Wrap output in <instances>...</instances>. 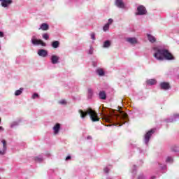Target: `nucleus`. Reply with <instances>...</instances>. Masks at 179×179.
<instances>
[{"instance_id": "nucleus-1", "label": "nucleus", "mask_w": 179, "mask_h": 179, "mask_svg": "<svg viewBox=\"0 0 179 179\" xmlns=\"http://www.w3.org/2000/svg\"><path fill=\"white\" fill-rule=\"evenodd\" d=\"M102 117L106 122H113L115 125H118L122 127L126 122H128V115L122 110L119 111L117 115H107L106 113H102Z\"/></svg>"}, {"instance_id": "nucleus-2", "label": "nucleus", "mask_w": 179, "mask_h": 179, "mask_svg": "<svg viewBox=\"0 0 179 179\" xmlns=\"http://www.w3.org/2000/svg\"><path fill=\"white\" fill-rule=\"evenodd\" d=\"M154 58L157 61H176V57L170 51L166 48H153Z\"/></svg>"}, {"instance_id": "nucleus-3", "label": "nucleus", "mask_w": 179, "mask_h": 179, "mask_svg": "<svg viewBox=\"0 0 179 179\" xmlns=\"http://www.w3.org/2000/svg\"><path fill=\"white\" fill-rule=\"evenodd\" d=\"M78 112L80 114V117L82 120H85L87 115H90V119L93 122H97V121L99 120V116H97V113H96V111H94L91 108H88L87 111L79 110Z\"/></svg>"}, {"instance_id": "nucleus-4", "label": "nucleus", "mask_w": 179, "mask_h": 179, "mask_svg": "<svg viewBox=\"0 0 179 179\" xmlns=\"http://www.w3.org/2000/svg\"><path fill=\"white\" fill-rule=\"evenodd\" d=\"M31 43L33 45H42V47H47V43H44L41 39H38L36 36H32Z\"/></svg>"}, {"instance_id": "nucleus-5", "label": "nucleus", "mask_w": 179, "mask_h": 179, "mask_svg": "<svg viewBox=\"0 0 179 179\" xmlns=\"http://www.w3.org/2000/svg\"><path fill=\"white\" fill-rule=\"evenodd\" d=\"M155 132H156V129H152L150 131H148L144 136V143L147 146L148 145H149V141H150V138L152 137V135H153Z\"/></svg>"}, {"instance_id": "nucleus-6", "label": "nucleus", "mask_w": 179, "mask_h": 179, "mask_svg": "<svg viewBox=\"0 0 179 179\" xmlns=\"http://www.w3.org/2000/svg\"><path fill=\"white\" fill-rule=\"evenodd\" d=\"M136 15L138 16H143V15H148V10L143 5H140L137 7V13Z\"/></svg>"}, {"instance_id": "nucleus-7", "label": "nucleus", "mask_w": 179, "mask_h": 179, "mask_svg": "<svg viewBox=\"0 0 179 179\" xmlns=\"http://www.w3.org/2000/svg\"><path fill=\"white\" fill-rule=\"evenodd\" d=\"M159 87L161 90H170L171 89V86H170V83L167 82H162L159 84Z\"/></svg>"}, {"instance_id": "nucleus-8", "label": "nucleus", "mask_w": 179, "mask_h": 179, "mask_svg": "<svg viewBox=\"0 0 179 179\" xmlns=\"http://www.w3.org/2000/svg\"><path fill=\"white\" fill-rule=\"evenodd\" d=\"M115 5L117 6V8H119L120 9H124L125 8V3L122 0H115Z\"/></svg>"}, {"instance_id": "nucleus-9", "label": "nucleus", "mask_w": 179, "mask_h": 179, "mask_svg": "<svg viewBox=\"0 0 179 179\" xmlns=\"http://www.w3.org/2000/svg\"><path fill=\"white\" fill-rule=\"evenodd\" d=\"M179 120V114L173 115V116L165 120L166 122H176Z\"/></svg>"}, {"instance_id": "nucleus-10", "label": "nucleus", "mask_w": 179, "mask_h": 179, "mask_svg": "<svg viewBox=\"0 0 179 179\" xmlns=\"http://www.w3.org/2000/svg\"><path fill=\"white\" fill-rule=\"evenodd\" d=\"M50 61L53 65H56V64H59V57L53 55L50 57Z\"/></svg>"}, {"instance_id": "nucleus-11", "label": "nucleus", "mask_w": 179, "mask_h": 179, "mask_svg": "<svg viewBox=\"0 0 179 179\" xmlns=\"http://www.w3.org/2000/svg\"><path fill=\"white\" fill-rule=\"evenodd\" d=\"M38 55L39 57H42L43 58H45L48 55V51L44 49H39L38 50Z\"/></svg>"}, {"instance_id": "nucleus-12", "label": "nucleus", "mask_w": 179, "mask_h": 179, "mask_svg": "<svg viewBox=\"0 0 179 179\" xmlns=\"http://www.w3.org/2000/svg\"><path fill=\"white\" fill-rule=\"evenodd\" d=\"M0 2H1V6L3 8H8L10 3L13 2V0H0Z\"/></svg>"}, {"instance_id": "nucleus-13", "label": "nucleus", "mask_w": 179, "mask_h": 179, "mask_svg": "<svg viewBox=\"0 0 179 179\" xmlns=\"http://www.w3.org/2000/svg\"><path fill=\"white\" fill-rule=\"evenodd\" d=\"M1 143H3V149L2 150H0V156H3V155H6L7 150L6 141L3 140L1 141Z\"/></svg>"}, {"instance_id": "nucleus-14", "label": "nucleus", "mask_w": 179, "mask_h": 179, "mask_svg": "<svg viewBox=\"0 0 179 179\" xmlns=\"http://www.w3.org/2000/svg\"><path fill=\"white\" fill-rule=\"evenodd\" d=\"M127 41H128V43H129L130 44H132V45L138 44V39H136V38H135V37L127 38Z\"/></svg>"}, {"instance_id": "nucleus-15", "label": "nucleus", "mask_w": 179, "mask_h": 179, "mask_svg": "<svg viewBox=\"0 0 179 179\" xmlns=\"http://www.w3.org/2000/svg\"><path fill=\"white\" fill-rule=\"evenodd\" d=\"M61 129V124L59 123L56 124L54 127H53V131H54V134L55 135H57V134H58L59 132V130Z\"/></svg>"}, {"instance_id": "nucleus-16", "label": "nucleus", "mask_w": 179, "mask_h": 179, "mask_svg": "<svg viewBox=\"0 0 179 179\" xmlns=\"http://www.w3.org/2000/svg\"><path fill=\"white\" fill-rule=\"evenodd\" d=\"M99 97L101 100H106L107 99V94L105 91H100L99 94Z\"/></svg>"}, {"instance_id": "nucleus-17", "label": "nucleus", "mask_w": 179, "mask_h": 179, "mask_svg": "<svg viewBox=\"0 0 179 179\" xmlns=\"http://www.w3.org/2000/svg\"><path fill=\"white\" fill-rule=\"evenodd\" d=\"M96 75H99V76H104L106 75V72L104 71V69L101 68H99L96 70Z\"/></svg>"}, {"instance_id": "nucleus-18", "label": "nucleus", "mask_w": 179, "mask_h": 179, "mask_svg": "<svg viewBox=\"0 0 179 179\" xmlns=\"http://www.w3.org/2000/svg\"><path fill=\"white\" fill-rule=\"evenodd\" d=\"M48 29H50V26L48 25V24L47 23H43L41 24V27L39 28V30H43V31H47L48 30Z\"/></svg>"}, {"instance_id": "nucleus-19", "label": "nucleus", "mask_w": 179, "mask_h": 179, "mask_svg": "<svg viewBox=\"0 0 179 179\" xmlns=\"http://www.w3.org/2000/svg\"><path fill=\"white\" fill-rule=\"evenodd\" d=\"M147 36L148 38V41H150V43H156V38L153 36L152 34H148Z\"/></svg>"}, {"instance_id": "nucleus-20", "label": "nucleus", "mask_w": 179, "mask_h": 179, "mask_svg": "<svg viewBox=\"0 0 179 179\" xmlns=\"http://www.w3.org/2000/svg\"><path fill=\"white\" fill-rule=\"evenodd\" d=\"M146 83L148 86H153L157 83V81L155 79H149L146 81Z\"/></svg>"}, {"instance_id": "nucleus-21", "label": "nucleus", "mask_w": 179, "mask_h": 179, "mask_svg": "<svg viewBox=\"0 0 179 179\" xmlns=\"http://www.w3.org/2000/svg\"><path fill=\"white\" fill-rule=\"evenodd\" d=\"M111 47V41L106 40L103 42V48H110Z\"/></svg>"}, {"instance_id": "nucleus-22", "label": "nucleus", "mask_w": 179, "mask_h": 179, "mask_svg": "<svg viewBox=\"0 0 179 179\" xmlns=\"http://www.w3.org/2000/svg\"><path fill=\"white\" fill-rule=\"evenodd\" d=\"M51 45H52V48H58V47H59V41H55L52 42Z\"/></svg>"}, {"instance_id": "nucleus-23", "label": "nucleus", "mask_w": 179, "mask_h": 179, "mask_svg": "<svg viewBox=\"0 0 179 179\" xmlns=\"http://www.w3.org/2000/svg\"><path fill=\"white\" fill-rule=\"evenodd\" d=\"M34 160L35 162H38V163H41V162H43V155H38L37 157H35Z\"/></svg>"}, {"instance_id": "nucleus-24", "label": "nucleus", "mask_w": 179, "mask_h": 179, "mask_svg": "<svg viewBox=\"0 0 179 179\" xmlns=\"http://www.w3.org/2000/svg\"><path fill=\"white\" fill-rule=\"evenodd\" d=\"M22 92L23 88L21 87L15 92V96H20V94H22Z\"/></svg>"}, {"instance_id": "nucleus-25", "label": "nucleus", "mask_w": 179, "mask_h": 179, "mask_svg": "<svg viewBox=\"0 0 179 179\" xmlns=\"http://www.w3.org/2000/svg\"><path fill=\"white\" fill-rule=\"evenodd\" d=\"M88 99H92L93 97V90L92 88L88 89Z\"/></svg>"}, {"instance_id": "nucleus-26", "label": "nucleus", "mask_w": 179, "mask_h": 179, "mask_svg": "<svg viewBox=\"0 0 179 179\" xmlns=\"http://www.w3.org/2000/svg\"><path fill=\"white\" fill-rule=\"evenodd\" d=\"M108 29H110V23H106L103 27V31H107V30H108Z\"/></svg>"}, {"instance_id": "nucleus-27", "label": "nucleus", "mask_w": 179, "mask_h": 179, "mask_svg": "<svg viewBox=\"0 0 179 179\" xmlns=\"http://www.w3.org/2000/svg\"><path fill=\"white\" fill-rule=\"evenodd\" d=\"M19 122H20V121L13 122L10 126V128H15V127H17L19 125Z\"/></svg>"}, {"instance_id": "nucleus-28", "label": "nucleus", "mask_w": 179, "mask_h": 179, "mask_svg": "<svg viewBox=\"0 0 179 179\" xmlns=\"http://www.w3.org/2000/svg\"><path fill=\"white\" fill-rule=\"evenodd\" d=\"M42 37L44 40H48V38H50V35H48L47 33H45L42 35Z\"/></svg>"}, {"instance_id": "nucleus-29", "label": "nucleus", "mask_w": 179, "mask_h": 179, "mask_svg": "<svg viewBox=\"0 0 179 179\" xmlns=\"http://www.w3.org/2000/svg\"><path fill=\"white\" fill-rule=\"evenodd\" d=\"M166 163H173V158L171 157H167Z\"/></svg>"}, {"instance_id": "nucleus-30", "label": "nucleus", "mask_w": 179, "mask_h": 179, "mask_svg": "<svg viewBox=\"0 0 179 179\" xmlns=\"http://www.w3.org/2000/svg\"><path fill=\"white\" fill-rule=\"evenodd\" d=\"M88 54L90 55H93V47L90 46L89 50H88Z\"/></svg>"}, {"instance_id": "nucleus-31", "label": "nucleus", "mask_w": 179, "mask_h": 179, "mask_svg": "<svg viewBox=\"0 0 179 179\" xmlns=\"http://www.w3.org/2000/svg\"><path fill=\"white\" fill-rule=\"evenodd\" d=\"M92 40H96V34L94 32L91 33L90 34Z\"/></svg>"}, {"instance_id": "nucleus-32", "label": "nucleus", "mask_w": 179, "mask_h": 179, "mask_svg": "<svg viewBox=\"0 0 179 179\" xmlns=\"http://www.w3.org/2000/svg\"><path fill=\"white\" fill-rule=\"evenodd\" d=\"M103 171L106 174H108V173H110V169H108V167H106L104 168Z\"/></svg>"}, {"instance_id": "nucleus-33", "label": "nucleus", "mask_w": 179, "mask_h": 179, "mask_svg": "<svg viewBox=\"0 0 179 179\" xmlns=\"http://www.w3.org/2000/svg\"><path fill=\"white\" fill-rule=\"evenodd\" d=\"M146 178V176H144L143 173H141L140 176H138L137 179H145Z\"/></svg>"}, {"instance_id": "nucleus-34", "label": "nucleus", "mask_w": 179, "mask_h": 179, "mask_svg": "<svg viewBox=\"0 0 179 179\" xmlns=\"http://www.w3.org/2000/svg\"><path fill=\"white\" fill-rule=\"evenodd\" d=\"M59 104H62V105H65L66 104V101H65V99H62L61 101H59Z\"/></svg>"}, {"instance_id": "nucleus-35", "label": "nucleus", "mask_w": 179, "mask_h": 179, "mask_svg": "<svg viewBox=\"0 0 179 179\" xmlns=\"http://www.w3.org/2000/svg\"><path fill=\"white\" fill-rule=\"evenodd\" d=\"M133 174H136V165H134Z\"/></svg>"}, {"instance_id": "nucleus-36", "label": "nucleus", "mask_w": 179, "mask_h": 179, "mask_svg": "<svg viewBox=\"0 0 179 179\" xmlns=\"http://www.w3.org/2000/svg\"><path fill=\"white\" fill-rule=\"evenodd\" d=\"M36 97H38V94L37 93H34L33 95H32V99H36Z\"/></svg>"}, {"instance_id": "nucleus-37", "label": "nucleus", "mask_w": 179, "mask_h": 179, "mask_svg": "<svg viewBox=\"0 0 179 179\" xmlns=\"http://www.w3.org/2000/svg\"><path fill=\"white\" fill-rule=\"evenodd\" d=\"M161 170H166L167 169V165L160 166Z\"/></svg>"}, {"instance_id": "nucleus-38", "label": "nucleus", "mask_w": 179, "mask_h": 179, "mask_svg": "<svg viewBox=\"0 0 179 179\" xmlns=\"http://www.w3.org/2000/svg\"><path fill=\"white\" fill-rule=\"evenodd\" d=\"M113 19L110 18L108 20V22L107 23H109V26L111 24V23H113Z\"/></svg>"}, {"instance_id": "nucleus-39", "label": "nucleus", "mask_w": 179, "mask_h": 179, "mask_svg": "<svg viewBox=\"0 0 179 179\" xmlns=\"http://www.w3.org/2000/svg\"><path fill=\"white\" fill-rule=\"evenodd\" d=\"M71 155H68V156L66 157V161L71 160Z\"/></svg>"}, {"instance_id": "nucleus-40", "label": "nucleus", "mask_w": 179, "mask_h": 179, "mask_svg": "<svg viewBox=\"0 0 179 179\" xmlns=\"http://www.w3.org/2000/svg\"><path fill=\"white\" fill-rule=\"evenodd\" d=\"M92 65H93V66L96 67V66H97V63H96V62H93Z\"/></svg>"}, {"instance_id": "nucleus-41", "label": "nucleus", "mask_w": 179, "mask_h": 179, "mask_svg": "<svg viewBox=\"0 0 179 179\" xmlns=\"http://www.w3.org/2000/svg\"><path fill=\"white\" fill-rule=\"evenodd\" d=\"M0 37H3V32L0 31Z\"/></svg>"}, {"instance_id": "nucleus-42", "label": "nucleus", "mask_w": 179, "mask_h": 179, "mask_svg": "<svg viewBox=\"0 0 179 179\" xmlns=\"http://www.w3.org/2000/svg\"><path fill=\"white\" fill-rule=\"evenodd\" d=\"M5 129L2 127V126H0V131H4Z\"/></svg>"}, {"instance_id": "nucleus-43", "label": "nucleus", "mask_w": 179, "mask_h": 179, "mask_svg": "<svg viewBox=\"0 0 179 179\" xmlns=\"http://www.w3.org/2000/svg\"><path fill=\"white\" fill-rule=\"evenodd\" d=\"M87 140L92 139V137L90 136H87Z\"/></svg>"}, {"instance_id": "nucleus-44", "label": "nucleus", "mask_w": 179, "mask_h": 179, "mask_svg": "<svg viewBox=\"0 0 179 179\" xmlns=\"http://www.w3.org/2000/svg\"><path fill=\"white\" fill-rule=\"evenodd\" d=\"M150 178L151 179H156V176H152Z\"/></svg>"}, {"instance_id": "nucleus-45", "label": "nucleus", "mask_w": 179, "mask_h": 179, "mask_svg": "<svg viewBox=\"0 0 179 179\" xmlns=\"http://www.w3.org/2000/svg\"><path fill=\"white\" fill-rule=\"evenodd\" d=\"M106 179H111V178H106Z\"/></svg>"}, {"instance_id": "nucleus-46", "label": "nucleus", "mask_w": 179, "mask_h": 179, "mask_svg": "<svg viewBox=\"0 0 179 179\" xmlns=\"http://www.w3.org/2000/svg\"><path fill=\"white\" fill-rule=\"evenodd\" d=\"M1 45H0V50H1Z\"/></svg>"}, {"instance_id": "nucleus-47", "label": "nucleus", "mask_w": 179, "mask_h": 179, "mask_svg": "<svg viewBox=\"0 0 179 179\" xmlns=\"http://www.w3.org/2000/svg\"><path fill=\"white\" fill-rule=\"evenodd\" d=\"M0 124H1V118H0Z\"/></svg>"}]
</instances>
